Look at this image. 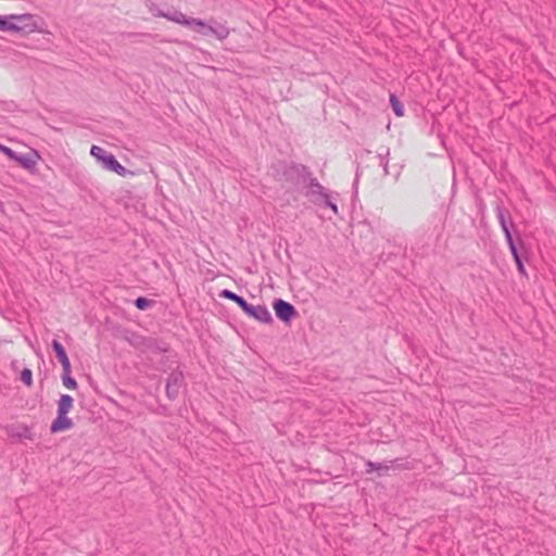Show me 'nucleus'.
I'll return each mask as SVG.
<instances>
[{
  "label": "nucleus",
  "mask_w": 556,
  "mask_h": 556,
  "mask_svg": "<svg viewBox=\"0 0 556 556\" xmlns=\"http://www.w3.org/2000/svg\"><path fill=\"white\" fill-rule=\"evenodd\" d=\"M62 382L67 389L75 390L78 387L76 380L71 375V369L63 370Z\"/></svg>",
  "instance_id": "nucleus-20"
},
{
  "label": "nucleus",
  "mask_w": 556,
  "mask_h": 556,
  "mask_svg": "<svg viewBox=\"0 0 556 556\" xmlns=\"http://www.w3.org/2000/svg\"><path fill=\"white\" fill-rule=\"evenodd\" d=\"M305 185L307 187L306 197L314 203H318L323 198H326V195L329 193V191L324 186H321L318 182V180L312 175L309 176V178H307Z\"/></svg>",
  "instance_id": "nucleus-8"
},
{
  "label": "nucleus",
  "mask_w": 556,
  "mask_h": 556,
  "mask_svg": "<svg viewBox=\"0 0 556 556\" xmlns=\"http://www.w3.org/2000/svg\"><path fill=\"white\" fill-rule=\"evenodd\" d=\"M110 152L99 146H92L90 154L102 165L103 159L109 155Z\"/></svg>",
  "instance_id": "nucleus-21"
},
{
  "label": "nucleus",
  "mask_w": 556,
  "mask_h": 556,
  "mask_svg": "<svg viewBox=\"0 0 556 556\" xmlns=\"http://www.w3.org/2000/svg\"><path fill=\"white\" fill-rule=\"evenodd\" d=\"M504 235H505V239H506V242H507L508 247H511V245L516 244V242H515V240L513 238L511 231H507Z\"/></svg>",
  "instance_id": "nucleus-30"
},
{
  "label": "nucleus",
  "mask_w": 556,
  "mask_h": 556,
  "mask_svg": "<svg viewBox=\"0 0 556 556\" xmlns=\"http://www.w3.org/2000/svg\"><path fill=\"white\" fill-rule=\"evenodd\" d=\"M149 345H151V348L148 349V352L160 353L167 351V348L165 345L161 346L160 341L154 338H150Z\"/></svg>",
  "instance_id": "nucleus-23"
},
{
  "label": "nucleus",
  "mask_w": 556,
  "mask_h": 556,
  "mask_svg": "<svg viewBox=\"0 0 556 556\" xmlns=\"http://www.w3.org/2000/svg\"><path fill=\"white\" fill-rule=\"evenodd\" d=\"M274 177L278 181L288 182L292 186L306 184L311 170L306 165L295 162L279 161L273 166Z\"/></svg>",
  "instance_id": "nucleus-1"
},
{
  "label": "nucleus",
  "mask_w": 556,
  "mask_h": 556,
  "mask_svg": "<svg viewBox=\"0 0 556 556\" xmlns=\"http://www.w3.org/2000/svg\"><path fill=\"white\" fill-rule=\"evenodd\" d=\"M40 159V154L37 150L31 149L29 153L27 154H15V157L13 159L14 162H16L21 167L28 170L30 174H36L37 168V161Z\"/></svg>",
  "instance_id": "nucleus-6"
},
{
  "label": "nucleus",
  "mask_w": 556,
  "mask_h": 556,
  "mask_svg": "<svg viewBox=\"0 0 556 556\" xmlns=\"http://www.w3.org/2000/svg\"><path fill=\"white\" fill-rule=\"evenodd\" d=\"M400 462L395 463L392 469H408L407 463H404L403 459L399 458Z\"/></svg>",
  "instance_id": "nucleus-31"
},
{
  "label": "nucleus",
  "mask_w": 556,
  "mask_h": 556,
  "mask_svg": "<svg viewBox=\"0 0 556 556\" xmlns=\"http://www.w3.org/2000/svg\"><path fill=\"white\" fill-rule=\"evenodd\" d=\"M23 16L18 15H10V16H1L0 15V30L2 31H14L18 33L22 30V27L11 22V20H20Z\"/></svg>",
  "instance_id": "nucleus-15"
},
{
  "label": "nucleus",
  "mask_w": 556,
  "mask_h": 556,
  "mask_svg": "<svg viewBox=\"0 0 556 556\" xmlns=\"http://www.w3.org/2000/svg\"><path fill=\"white\" fill-rule=\"evenodd\" d=\"M379 159H380V165L383 167L384 175H388L389 174L388 160H386V156L382 154H379Z\"/></svg>",
  "instance_id": "nucleus-28"
},
{
  "label": "nucleus",
  "mask_w": 556,
  "mask_h": 556,
  "mask_svg": "<svg viewBox=\"0 0 556 556\" xmlns=\"http://www.w3.org/2000/svg\"><path fill=\"white\" fill-rule=\"evenodd\" d=\"M318 203H323L325 206L329 207L334 214H338V205L331 201L330 193L323 198Z\"/></svg>",
  "instance_id": "nucleus-25"
},
{
  "label": "nucleus",
  "mask_w": 556,
  "mask_h": 556,
  "mask_svg": "<svg viewBox=\"0 0 556 556\" xmlns=\"http://www.w3.org/2000/svg\"><path fill=\"white\" fill-rule=\"evenodd\" d=\"M390 103L396 116L401 117L404 115V106L395 94L390 96Z\"/></svg>",
  "instance_id": "nucleus-19"
},
{
  "label": "nucleus",
  "mask_w": 556,
  "mask_h": 556,
  "mask_svg": "<svg viewBox=\"0 0 556 556\" xmlns=\"http://www.w3.org/2000/svg\"><path fill=\"white\" fill-rule=\"evenodd\" d=\"M515 263H516V265H517V269H518L519 274H520V275H522V276H525V277H527V276H528V274H527V271H526V268H525V265H523L522 258L520 257V258H518V260H515Z\"/></svg>",
  "instance_id": "nucleus-27"
},
{
  "label": "nucleus",
  "mask_w": 556,
  "mask_h": 556,
  "mask_svg": "<svg viewBox=\"0 0 556 556\" xmlns=\"http://www.w3.org/2000/svg\"><path fill=\"white\" fill-rule=\"evenodd\" d=\"M186 386L185 375L181 370H173L166 379V397L174 401L178 397L180 390Z\"/></svg>",
  "instance_id": "nucleus-2"
},
{
  "label": "nucleus",
  "mask_w": 556,
  "mask_h": 556,
  "mask_svg": "<svg viewBox=\"0 0 556 556\" xmlns=\"http://www.w3.org/2000/svg\"><path fill=\"white\" fill-rule=\"evenodd\" d=\"M74 399L68 394H62L58 401V413L68 414L73 408Z\"/></svg>",
  "instance_id": "nucleus-16"
},
{
  "label": "nucleus",
  "mask_w": 556,
  "mask_h": 556,
  "mask_svg": "<svg viewBox=\"0 0 556 556\" xmlns=\"http://www.w3.org/2000/svg\"><path fill=\"white\" fill-rule=\"evenodd\" d=\"M102 166L105 169L114 172L122 177H125L127 174L130 173L125 166H123L116 160V157L112 153H109V155L103 159Z\"/></svg>",
  "instance_id": "nucleus-9"
},
{
  "label": "nucleus",
  "mask_w": 556,
  "mask_h": 556,
  "mask_svg": "<svg viewBox=\"0 0 556 556\" xmlns=\"http://www.w3.org/2000/svg\"><path fill=\"white\" fill-rule=\"evenodd\" d=\"M20 435L29 440L33 439L31 431L28 427H24L23 433H21Z\"/></svg>",
  "instance_id": "nucleus-32"
},
{
  "label": "nucleus",
  "mask_w": 556,
  "mask_h": 556,
  "mask_svg": "<svg viewBox=\"0 0 556 556\" xmlns=\"http://www.w3.org/2000/svg\"><path fill=\"white\" fill-rule=\"evenodd\" d=\"M152 10H153L154 12H163L162 10H160V9H157V8H155V7L150 8V12H151V13H152Z\"/></svg>",
  "instance_id": "nucleus-33"
},
{
  "label": "nucleus",
  "mask_w": 556,
  "mask_h": 556,
  "mask_svg": "<svg viewBox=\"0 0 556 556\" xmlns=\"http://www.w3.org/2000/svg\"><path fill=\"white\" fill-rule=\"evenodd\" d=\"M273 307L277 318L287 325H289L292 321V319L298 316L295 307L291 303L282 299L275 300L273 303Z\"/></svg>",
  "instance_id": "nucleus-5"
},
{
  "label": "nucleus",
  "mask_w": 556,
  "mask_h": 556,
  "mask_svg": "<svg viewBox=\"0 0 556 556\" xmlns=\"http://www.w3.org/2000/svg\"><path fill=\"white\" fill-rule=\"evenodd\" d=\"M135 306L140 309V311H144L151 306H153L155 304V301L154 300H150L148 298H144V296H139L135 300L134 302Z\"/></svg>",
  "instance_id": "nucleus-22"
},
{
  "label": "nucleus",
  "mask_w": 556,
  "mask_h": 556,
  "mask_svg": "<svg viewBox=\"0 0 556 556\" xmlns=\"http://www.w3.org/2000/svg\"><path fill=\"white\" fill-rule=\"evenodd\" d=\"M219 295L222 298H224V299H227V300H230V301L235 302L241 309L248 303V301L243 296H241V295H239V294H237L233 291H230L228 289L222 290Z\"/></svg>",
  "instance_id": "nucleus-17"
},
{
  "label": "nucleus",
  "mask_w": 556,
  "mask_h": 556,
  "mask_svg": "<svg viewBox=\"0 0 556 556\" xmlns=\"http://www.w3.org/2000/svg\"><path fill=\"white\" fill-rule=\"evenodd\" d=\"M495 212L503 232L506 233L507 231H510V227H514V224L510 219L509 212L502 203L496 204Z\"/></svg>",
  "instance_id": "nucleus-10"
},
{
  "label": "nucleus",
  "mask_w": 556,
  "mask_h": 556,
  "mask_svg": "<svg viewBox=\"0 0 556 556\" xmlns=\"http://www.w3.org/2000/svg\"><path fill=\"white\" fill-rule=\"evenodd\" d=\"M195 30L203 36L213 35L219 40L226 39L230 34L225 23H219L213 18L208 23L204 22V26H195Z\"/></svg>",
  "instance_id": "nucleus-4"
},
{
  "label": "nucleus",
  "mask_w": 556,
  "mask_h": 556,
  "mask_svg": "<svg viewBox=\"0 0 556 556\" xmlns=\"http://www.w3.org/2000/svg\"><path fill=\"white\" fill-rule=\"evenodd\" d=\"M21 380L27 386H33V371L29 368H24L21 372Z\"/></svg>",
  "instance_id": "nucleus-24"
},
{
  "label": "nucleus",
  "mask_w": 556,
  "mask_h": 556,
  "mask_svg": "<svg viewBox=\"0 0 556 556\" xmlns=\"http://www.w3.org/2000/svg\"><path fill=\"white\" fill-rule=\"evenodd\" d=\"M495 212L503 232L506 233L507 231H510V227H514V224L510 219L509 212L502 203L496 204Z\"/></svg>",
  "instance_id": "nucleus-11"
},
{
  "label": "nucleus",
  "mask_w": 556,
  "mask_h": 556,
  "mask_svg": "<svg viewBox=\"0 0 556 556\" xmlns=\"http://www.w3.org/2000/svg\"><path fill=\"white\" fill-rule=\"evenodd\" d=\"M150 338L142 337V336H134L131 339H129V343L137 350L141 352H148V349L151 348L149 345Z\"/></svg>",
  "instance_id": "nucleus-18"
},
{
  "label": "nucleus",
  "mask_w": 556,
  "mask_h": 556,
  "mask_svg": "<svg viewBox=\"0 0 556 556\" xmlns=\"http://www.w3.org/2000/svg\"><path fill=\"white\" fill-rule=\"evenodd\" d=\"M242 311L255 320L263 324H271L273 317L268 308L265 305H252L247 303Z\"/></svg>",
  "instance_id": "nucleus-7"
},
{
  "label": "nucleus",
  "mask_w": 556,
  "mask_h": 556,
  "mask_svg": "<svg viewBox=\"0 0 556 556\" xmlns=\"http://www.w3.org/2000/svg\"><path fill=\"white\" fill-rule=\"evenodd\" d=\"M399 462H400L399 458H395V459H392V460H389V462H383V463H375V462H371V460H367L365 463V467H366L365 471H366V473H370L374 470H377L379 476H381L384 472H387L388 470H390L391 468H393L394 464L399 463Z\"/></svg>",
  "instance_id": "nucleus-13"
},
{
  "label": "nucleus",
  "mask_w": 556,
  "mask_h": 556,
  "mask_svg": "<svg viewBox=\"0 0 556 556\" xmlns=\"http://www.w3.org/2000/svg\"><path fill=\"white\" fill-rule=\"evenodd\" d=\"M508 248H509V251H510V253L513 255L514 261L521 257V255H520V253L518 251L517 244L508 247Z\"/></svg>",
  "instance_id": "nucleus-29"
},
{
  "label": "nucleus",
  "mask_w": 556,
  "mask_h": 556,
  "mask_svg": "<svg viewBox=\"0 0 556 556\" xmlns=\"http://www.w3.org/2000/svg\"><path fill=\"white\" fill-rule=\"evenodd\" d=\"M152 14L156 17H165L168 21L175 22L186 27L204 26V21L194 17H187L178 10H173L170 12H154L152 10Z\"/></svg>",
  "instance_id": "nucleus-3"
},
{
  "label": "nucleus",
  "mask_w": 556,
  "mask_h": 556,
  "mask_svg": "<svg viewBox=\"0 0 556 556\" xmlns=\"http://www.w3.org/2000/svg\"><path fill=\"white\" fill-rule=\"evenodd\" d=\"M0 152H2L4 155H7L12 161L16 154V152L14 150H12L11 148H9L2 143H0Z\"/></svg>",
  "instance_id": "nucleus-26"
},
{
  "label": "nucleus",
  "mask_w": 556,
  "mask_h": 556,
  "mask_svg": "<svg viewBox=\"0 0 556 556\" xmlns=\"http://www.w3.org/2000/svg\"><path fill=\"white\" fill-rule=\"evenodd\" d=\"M73 427V421L67 417V414H59L56 418L52 421L50 430L52 433L61 432L64 430H68Z\"/></svg>",
  "instance_id": "nucleus-14"
},
{
  "label": "nucleus",
  "mask_w": 556,
  "mask_h": 556,
  "mask_svg": "<svg viewBox=\"0 0 556 556\" xmlns=\"http://www.w3.org/2000/svg\"><path fill=\"white\" fill-rule=\"evenodd\" d=\"M51 346L55 353L56 358L61 363L63 370L71 369V361L62 343L59 340L53 339L51 342Z\"/></svg>",
  "instance_id": "nucleus-12"
}]
</instances>
